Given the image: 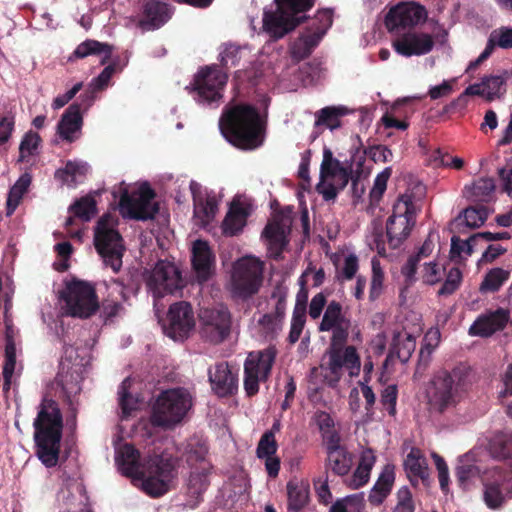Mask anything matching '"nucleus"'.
Masks as SVG:
<instances>
[{
	"label": "nucleus",
	"mask_w": 512,
	"mask_h": 512,
	"mask_svg": "<svg viewBox=\"0 0 512 512\" xmlns=\"http://www.w3.org/2000/svg\"><path fill=\"white\" fill-rule=\"evenodd\" d=\"M485 98L492 101L501 98L506 93V78L502 75H490L482 78Z\"/></svg>",
	"instance_id": "obj_47"
},
{
	"label": "nucleus",
	"mask_w": 512,
	"mask_h": 512,
	"mask_svg": "<svg viewBox=\"0 0 512 512\" xmlns=\"http://www.w3.org/2000/svg\"><path fill=\"white\" fill-rule=\"evenodd\" d=\"M464 223L469 228H478L484 224L488 217V209L483 206L468 207L463 211Z\"/></svg>",
	"instance_id": "obj_53"
},
{
	"label": "nucleus",
	"mask_w": 512,
	"mask_h": 512,
	"mask_svg": "<svg viewBox=\"0 0 512 512\" xmlns=\"http://www.w3.org/2000/svg\"><path fill=\"white\" fill-rule=\"evenodd\" d=\"M400 103H395L389 112L385 113L381 119L385 128H396L398 130H406L409 127V123L406 120L398 118V110Z\"/></svg>",
	"instance_id": "obj_58"
},
{
	"label": "nucleus",
	"mask_w": 512,
	"mask_h": 512,
	"mask_svg": "<svg viewBox=\"0 0 512 512\" xmlns=\"http://www.w3.org/2000/svg\"><path fill=\"white\" fill-rule=\"evenodd\" d=\"M32 182V176L30 173H23L15 184L10 188L7 202H6V215L11 216L18 205L20 204L24 194L28 191Z\"/></svg>",
	"instance_id": "obj_36"
},
{
	"label": "nucleus",
	"mask_w": 512,
	"mask_h": 512,
	"mask_svg": "<svg viewBox=\"0 0 512 512\" xmlns=\"http://www.w3.org/2000/svg\"><path fill=\"white\" fill-rule=\"evenodd\" d=\"M35 455L46 468L58 464L63 432V416L58 403L43 398L33 421Z\"/></svg>",
	"instance_id": "obj_3"
},
{
	"label": "nucleus",
	"mask_w": 512,
	"mask_h": 512,
	"mask_svg": "<svg viewBox=\"0 0 512 512\" xmlns=\"http://www.w3.org/2000/svg\"><path fill=\"white\" fill-rule=\"evenodd\" d=\"M376 457L372 449H365L360 456L359 464L354 471L349 486L353 489H358L364 486L370 478V472L374 466Z\"/></svg>",
	"instance_id": "obj_33"
},
{
	"label": "nucleus",
	"mask_w": 512,
	"mask_h": 512,
	"mask_svg": "<svg viewBox=\"0 0 512 512\" xmlns=\"http://www.w3.org/2000/svg\"><path fill=\"white\" fill-rule=\"evenodd\" d=\"M130 378H125L119 387V406L121 408L123 417H128L131 413L138 408V398L134 397L129 389L131 388Z\"/></svg>",
	"instance_id": "obj_48"
},
{
	"label": "nucleus",
	"mask_w": 512,
	"mask_h": 512,
	"mask_svg": "<svg viewBox=\"0 0 512 512\" xmlns=\"http://www.w3.org/2000/svg\"><path fill=\"white\" fill-rule=\"evenodd\" d=\"M210 467H200L192 470L185 484V506L194 509L203 502V495L210 486Z\"/></svg>",
	"instance_id": "obj_24"
},
{
	"label": "nucleus",
	"mask_w": 512,
	"mask_h": 512,
	"mask_svg": "<svg viewBox=\"0 0 512 512\" xmlns=\"http://www.w3.org/2000/svg\"><path fill=\"white\" fill-rule=\"evenodd\" d=\"M125 308L122 303L110 299H106L101 305V316L105 323L112 321L113 318L121 315Z\"/></svg>",
	"instance_id": "obj_61"
},
{
	"label": "nucleus",
	"mask_w": 512,
	"mask_h": 512,
	"mask_svg": "<svg viewBox=\"0 0 512 512\" xmlns=\"http://www.w3.org/2000/svg\"><path fill=\"white\" fill-rule=\"evenodd\" d=\"M416 223V207L411 196L401 195L393 206V213L386 222V235L392 249L409 237Z\"/></svg>",
	"instance_id": "obj_10"
},
{
	"label": "nucleus",
	"mask_w": 512,
	"mask_h": 512,
	"mask_svg": "<svg viewBox=\"0 0 512 512\" xmlns=\"http://www.w3.org/2000/svg\"><path fill=\"white\" fill-rule=\"evenodd\" d=\"M486 45L491 48L492 52L495 47L502 49L512 48V27L501 26L492 30Z\"/></svg>",
	"instance_id": "obj_51"
},
{
	"label": "nucleus",
	"mask_w": 512,
	"mask_h": 512,
	"mask_svg": "<svg viewBox=\"0 0 512 512\" xmlns=\"http://www.w3.org/2000/svg\"><path fill=\"white\" fill-rule=\"evenodd\" d=\"M363 157L357 162V168L353 169V161L348 163L341 162L334 158L329 148L323 150V160L320 166L321 183L317 185V190L322 194L326 201L334 200L340 190L344 189L349 181H352L354 188L358 185L362 173Z\"/></svg>",
	"instance_id": "obj_5"
},
{
	"label": "nucleus",
	"mask_w": 512,
	"mask_h": 512,
	"mask_svg": "<svg viewBox=\"0 0 512 512\" xmlns=\"http://www.w3.org/2000/svg\"><path fill=\"white\" fill-rule=\"evenodd\" d=\"M276 355L277 351L273 346L248 354L244 363V389L247 396L256 395L259 382L269 378Z\"/></svg>",
	"instance_id": "obj_13"
},
{
	"label": "nucleus",
	"mask_w": 512,
	"mask_h": 512,
	"mask_svg": "<svg viewBox=\"0 0 512 512\" xmlns=\"http://www.w3.org/2000/svg\"><path fill=\"white\" fill-rule=\"evenodd\" d=\"M207 453L208 447L205 442L198 438H191L185 445L183 458L193 470L200 467H210L209 463L206 461Z\"/></svg>",
	"instance_id": "obj_32"
},
{
	"label": "nucleus",
	"mask_w": 512,
	"mask_h": 512,
	"mask_svg": "<svg viewBox=\"0 0 512 512\" xmlns=\"http://www.w3.org/2000/svg\"><path fill=\"white\" fill-rule=\"evenodd\" d=\"M348 113L349 109L345 106H331L322 108L319 111L316 124H322L329 127L331 130H334L341 126L340 117L345 116Z\"/></svg>",
	"instance_id": "obj_45"
},
{
	"label": "nucleus",
	"mask_w": 512,
	"mask_h": 512,
	"mask_svg": "<svg viewBox=\"0 0 512 512\" xmlns=\"http://www.w3.org/2000/svg\"><path fill=\"white\" fill-rule=\"evenodd\" d=\"M509 321V312L503 308L480 315L469 328L472 336L489 337L503 330Z\"/></svg>",
	"instance_id": "obj_25"
},
{
	"label": "nucleus",
	"mask_w": 512,
	"mask_h": 512,
	"mask_svg": "<svg viewBox=\"0 0 512 512\" xmlns=\"http://www.w3.org/2000/svg\"><path fill=\"white\" fill-rule=\"evenodd\" d=\"M42 138L37 132L29 130L26 132L19 145V156L17 162H27L29 157L38 154L39 148L41 147Z\"/></svg>",
	"instance_id": "obj_41"
},
{
	"label": "nucleus",
	"mask_w": 512,
	"mask_h": 512,
	"mask_svg": "<svg viewBox=\"0 0 512 512\" xmlns=\"http://www.w3.org/2000/svg\"><path fill=\"white\" fill-rule=\"evenodd\" d=\"M5 360L3 365L4 389H9L12 375L16 366V345L12 335L6 334L5 338Z\"/></svg>",
	"instance_id": "obj_42"
},
{
	"label": "nucleus",
	"mask_w": 512,
	"mask_h": 512,
	"mask_svg": "<svg viewBox=\"0 0 512 512\" xmlns=\"http://www.w3.org/2000/svg\"><path fill=\"white\" fill-rule=\"evenodd\" d=\"M347 341L348 338L330 339L326 351L328 357L326 368L334 377L335 382L340 380L344 368L349 370L351 376L358 374L360 370L359 354L354 346L347 345Z\"/></svg>",
	"instance_id": "obj_14"
},
{
	"label": "nucleus",
	"mask_w": 512,
	"mask_h": 512,
	"mask_svg": "<svg viewBox=\"0 0 512 512\" xmlns=\"http://www.w3.org/2000/svg\"><path fill=\"white\" fill-rule=\"evenodd\" d=\"M287 512H301L310 501L309 485L301 480H290L286 485Z\"/></svg>",
	"instance_id": "obj_30"
},
{
	"label": "nucleus",
	"mask_w": 512,
	"mask_h": 512,
	"mask_svg": "<svg viewBox=\"0 0 512 512\" xmlns=\"http://www.w3.org/2000/svg\"><path fill=\"white\" fill-rule=\"evenodd\" d=\"M264 263L255 257H244L233 265L229 290L233 298L247 300L256 295L264 280Z\"/></svg>",
	"instance_id": "obj_8"
},
{
	"label": "nucleus",
	"mask_w": 512,
	"mask_h": 512,
	"mask_svg": "<svg viewBox=\"0 0 512 512\" xmlns=\"http://www.w3.org/2000/svg\"><path fill=\"white\" fill-rule=\"evenodd\" d=\"M90 55H104L101 64H105V62L112 55V46L107 43H101L96 40L88 39L76 47L72 57L83 59Z\"/></svg>",
	"instance_id": "obj_38"
},
{
	"label": "nucleus",
	"mask_w": 512,
	"mask_h": 512,
	"mask_svg": "<svg viewBox=\"0 0 512 512\" xmlns=\"http://www.w3.org/2000/svg\"><path fill=\"white\" fill-rule=\"evenodd\" d=\"M470 373V367L463 363L434 373L426 390L429 410L443 414L456 408L467 389Z\"/></svg>",
	"instance_id": "obj_4"
},
{
	"label": "nucleus",
	"mask_w": 512,
	"mask_h": 512,
	"mask_svg": "<svg viewBox=\"0 0 512 512\" xmlns=\"http://www.w3.org/2000/svg\"><path fill=\"white\" fill-rule=\"evenodd\" d=\"M509 278V272L502 268L491 269L484 277L481 285V292H496Z\"/></svg>",
	"instance_id": "obj_50"
},
{
	"label": "nucleus",
	"mask_w": 512,
	"mask_h": 512,
	"mask_svg": "<svg viewBox=\"0 0 512 512\" xmlns=\"http://www.w3.org/2000/svg\"><path fill=\"white\" fill-rule=\"evenodd\" d=\"M478 474L479 469L474 464H461L455 468V476L460 486H465L470 479Z\"/></svg>",
	"instance_id": "obj_62"
},
{
	"label": "nucleus",
	"mask_w": 512,
	"mask_h": 512,
	"mask_svg": "<svg viewBox=\"0 0 512 512\" xmlns=\"http://www.w3.org/2000/svg\"><path fill=\"white\" fill-rule=\"evenodd\" d=\"M195 326L194 313L190 303L180 301L172 304L167 313V323L164 333L173 340H183L188 337Z\"/></svg>",
	"instance_id": "obj_18"
},
{
	"label": "nucleus",
	"mask_w": 512,
	"mask_h": 512,
	"mask_svg": "<svg viewBox=\"0 0 512 512\" xmlns=\"http://www.w3.org/2000/svg\"><path fill=\"white\" fill-rule=\"evenodd\" d=\"M278 450V443L273 435V431H265L261 436L257 448L256 455L258 458L272 456Z\"/></svg>",
	"instance_id": "obj_55"
},
{
	"label": "nucleus",
	"mask_w": 512,
	"mask_h": 512,
	"mask_svg": "<svg viewBox=\"0 0 512 512\" xmlns=\"http://www.w3.org/2000/svg\"><path fill=\"white\" fill-rule=\"evenodd\" d=\"M154 298L173 294L183 287L181 272L171 262L159 260L146 279Z\"/></svg>",
	"instance_id": "obj_16"
},
{
	"label": "nucleus",
	"mask_w": 512,
	"mask_h": 512,
	"mask_svg": "<svg viewBox=\"0 0 512 512\" xmlns=\"http://www.w3.org/2000/svg\"><path fill=\"white\" fill-rule=\"evenodd\" d=\"M398 398L397 385L392 384L385 387L381 392L380 402L390 416L396 415V404Z\"/></svg>",
	"instance_id": "obj_57"
},
{
	"label": "nucleus",
	"mask_w": 512,
	"mask_h": 512,
	"mask_svg": "<svg viewBox=\"0 0 512 512\" xmlns=\"http://www.w3.org/2000/svg\"><path fill=\"white\" fill-rule=\"evenodd\" d=\"M223 137L241 150H254L263 145L266 121L258 109L246 103L229 104L219 119Z\"/></svg>",
	"instance_id": "obj_2"
},
{
	"label": "nucleus",
	"mask_w": 512,
	"mask_h": 512,
	"mask_svg": "<svg viewBox=\"0 0 512 512\" xmlns=\"http://www.w3.org/2000/svg\"><path fill=\"white\" fill-rule=\"evenodd\" d=\"M463 279L462 272L459 268H451L446 276V279L438 291L439 296H448L453 294L461 285Z\"/></svg>",
	"instance_id": "obj_54"
},
{
	"label": "nucleus",
	"mask_w": 512,
	"mask_h": 512,
	"mask_svg": "<svg viewBox=\"0 0 512 512\" xmlns=\"http://www.w3.org/2000/svg\"><path fill=\"white\" fill-rule=\"evenodd\" d=\"M395 479L394 471L386 466L375 483L369 498L372 503H381L390 493Z\"/></svg>",
	"instance_id": "obj_40"
},
{
	"label": "nucleus",
	"mask_w": 512,
	"mask_h": 512,
	"mask_svg": "<svg viewBox=\"0 0 512 512\" xmlns=\"http://www.w3.org/2000/svg\"><path fill=\"white\" fill-rule=\"evenodd\" d=\"M228 80L227 73L218 68L217 65L205 66L194 76L192 90L196 94L195 99L202 103L217 102L222 97Z\"/></svg>",
	"instance_id": "obj_15"
},
{
	"label": "nucleus",
	"mask_w": 512,
	"mask_h": 512,
	"mask_svg": "<svg viewBox=\"0 0 512 512\" xmlns=\"http://www.w3.org/2000/svg\"><path fill=\"white\" fill-rule=\"evenodd\" d=\"M244 47H241L234 43H225L221 46L219 54V61L223 68L230 69L237 67L243 58Z\"/></svg>",
	"instance_id": "obj_46"
},
{
	"label": "nucleus",
	"mask_w": 512,
	"mask_h": 512,
	"mask_svg": "<svg viewBox=\"0 0 512 512\" xmlns=\"http://www.w3.org/2000/svg\"><path fill=\"white\" fill-rule=\"evenodd\" d=\"M312 51L313 50L310 49L300 38L296 39L290 47L291 58L296 62H300L308 58Z\"/></svg>",
	"instance_id": "obj_64"
},
{
	"label": "nucleus",
	"mask_w": 512,
	"mask_h": 512,
	"mask_svg": "<svg viewBox=\"0 0 512 512\" xmlns=\"http://www.w3.org/2000/svg\"><path fill=\"white\" fill-rule=\"evenodd\" d=\"M75 217L89 221L96 213V201L92 196H83L76 200L69 208Z\"/></svg>",
	"instance_id": "obj_49"
},
{
	"label": "nucleus",
	"mask_w": 512,
	"mask_h": 512,
	"mask_svg": "<svg viewBox=\"0 0 512 512\" xmlns=\"http://www.w3.org/2000/svg\"><path fill=\"white\" fill-rule=\"evenodd\" d=\"M90 167L87 162L81 160H68L63 168L55 172V178L62 183L75 185L78 178H84Z\"/></svg>",
	"instance_id": "obj_35"
},
{
	"label": "nucleus",
	"mask_w": 512,
	"mask_h": 512,
	"mask_svg": "<svg viewBox=\"0 0 512 512\" xmlns=\"http://www.w3.org/2000/svg\"><path fill=\"white\" fill-rule=\"evenodd\" d=\"M306 299L307 293H304V299L301 302L300 299H297L296 306L293 311L290 332L288 335V342L290 344H295L303 331V328L306 323Z\"/></svg>",
	"instance_id": "obj_39"
},
{
	"label": "nucleus",
	"mask_w": 512,
	"mask_h": 512,
	"mask_svg": "<svg viewBox=\"0 0 512 512\" xmlns=\"http://www.w3.org/2000/svg\"><path fill=\"white\" fill-rule=\"evenodd\" d=\"M492 453L499 458L512 457V433L497 434L491 442Z\"/></svg>",
	"instance_id": "obj_52"
},
{
	"label": "nucleus",
	"mask_w": 512,
	"mask_h": 512,
	"mask_svg": "<svg viewBox=\"0 0 512 512\" xmlns=\"http://www.w3.org/2000/svg\"><path fill=\"white\" fill-rule=\"evenodd\" d=\"M208 378L212 391L218 397H229L238 390V375L228 362H219L209 368Z\"/></svg>",
	"instance_id": "obj_19"
},
{
	"label": "nucleus",
	"mask_w": 512,
	"mask_h": 512,
	"mask_svg": "<svg viewBox=\"0 0 512 512\" xmlns=\"http://www.w3.org/2000/svg\"><path fill=\"white\" fill-rule=\"evenodd\" d=\"M333 22V11L331 9H319L311 23L309 24V29L320 30L321 32L326 33V31L331 27Z\"/></svg>",
	"instance_id": "obj_59"
},
{
	"label": "nucleus",
	"mask_w": 512,
	"mask_h": 512,
	"mask_svg": "<svg viewBox=\"0 0 512 512\" xmlns=\"http://www.w3.org/2000/svg\"><path fill=\"white\" fill-rule=\"evenodd\" d=\"M394 50L402 56L425 55L432 51L434 40L430 34L411 32L393 41Z\"/></svg>",
	"instance_id": "obj_22"
},
{
	"label": "nucleus",
	"mask_w": 512,
	"mask_h": 512,
	"mask_svg": "<svg viewBox=\"0 0 512 512\" xmlns=\"http://www.w3.org/2000/svg\"><path fill=\"white\" fill-rule=\"evenodd\" d=\"M155 197L156 193L148 183L141 184L138 190L132 193L124 190L119 200L121 213L135 220L153 219L159 212V204L154 201Z\"/></svg>",
	"instance_id": "obj_12"
},
{
	"label": "nucleus",
	"mask_w": 512,
	"mask_h": 512,
	"mask_svg": "<svg viewBox=\"0 0 512 512\" xmlns=\"http://www.w3.org/2000/svg\"><path fill=\"white\" fill-rule=\"evenodd\" d=\"M350 327L351 320L344 315L342 305L338 301H330L319 325V330L322 332L332 331L330 339L340 340L349 338Z\"/></svg>",
	"instance_id": "obj_20"
},
{
	"label": "nucleus",
	"mask_w": 512,
	"mask_h": 512,
	"mask_svg": "<svg viewBox=\"0 0 512 512\" xmlns=\"http://www.w3.org/2000/svg\"><path fill=\"white\" fill-rule=\"evenodd\" d=\"M192 407V396L182 387L162 391L157 397L151 414L156 427L170 428L180 423Z\"/></svg>",
	"instance_id": "obj_7"
},
{
	"label": "nucleus",
	"mask_w": 512,
	"mask_h": 512,
	"mask_svg": "<svg viewBox=\"0 0 512 512\" xmlns=\"http://www.w3.org/2000/svg\"><path fill=\"white\" fill-rule=\"evenodd\" d=\"M398 503L393 512H414L415 507L412 500V494L407 487H403L398 491Z\"/></svg>",
	"instance_id": "obj_63"
},
{
	"label": "nucleus",
	"mask_w": 512,
	"mask_h": 512,
	"mask_svg": "<svg viewBox=\"0 0 512 512\" xmlns=\"http://www.w3.org/2000/svg\"><path fill=\"white\" fill-rule=\"evenodd\" d=\"M94 245L106 266L117 273L122 266L124 252L123 238L120 233L109 227V216H102L94 230Z\"/></svg>",
	"instance_id": "obj_11"
},
{
	"label": "nucleus",
	"mask_w": 512,
	"mask_h": 512,
	"mask_svg": "<svg viewBox=\"0 0 512 512\" xmlns=\"http://www.w3.org/2000/svg\"><path fill=\"white\" fill-rule=\"evenodd\" d=\"M391 174H392V168L387 167L376 176V178L374 180V185L370 192V196L373 200H379L383 196V194L387 188V182H388Z\"/></svg>",
	"instance_id": "obj_60"
},
{
	"label": "nucleus",
	"mask_w": 512,
	"mask_h": 512,
	"mask_svg": "<svg viewBox=\"0 0 512 512\" xmlns=\"http://www.w3.org/2000/svg\"><path fill=\"white\" fill-rule=\"evenodd\" d=\"M191 263L199 283L208 281L212 274L214 255L207 241L198 239L192 246Z\"/></svg>",
	"instance_id": "obj_27"
},
{
	"label": "nucleus",
	"mask_w": 512,
	"mask_h": 512,
	"mask_svg": "<svg viewBox=\"0 0 512 512\" xmlns=\"http://www.w3.org/2000/svg\"><path fill=\"white\" fill-rule=\"evenodd\" d=\"M204 332L211 342H222L230 333L231 317L227 309H206L202 312Z\"/></svg>",
	"instance_id": "obj_21"
},
{
	"label": "nucleus",
	"mask_w": 512,
	"mask_h": 512,
	"mask_svg": "<svg viewBox=\"0 0 512 512\" xmlns=\"http://www.w3.org/2000/svg\"><path fill=\"white\" fill-rule=\"evenodd\" d=\"M316 0H274L275 10L264 11L263 30L274 40L283 38L307 20Z\"/></svg>",
	"instance_id": "obj_6"
},
{
	"label": "nucleus",
	"mask_w": 512,
	"mask_h": 512,
	"mask_svg": "<svg viewBox=\"0 0 512 512\" xmlns=\"http://www.w3.org/2000/svg\"><path fill=\"white\" fill-rule=\"evenodd\" d=\"M249 214L247 206L240 202H233L222 223L223 233L227 236H234L241 232Z\"/></svg>",
	"instance_id": "obj_31"
},
{
	"label": "nucleus",
	"mask_w": 512,
	"mask_h": 512,
	"mask_svg": "<svg viewBox=\"0 0 512 512\" xmlns=\"http://www.w3.org/2000/svg\"><path fill=\"white\" fill-rule=\"evenodd\" d=\"M384 286V272L378 262H372V277L369 289L370 301H375L379 298L383 291Z\"/></svg>",
	"instance_id": "obj_56"
},
{
	"label": "nucleus",
	"mask_w": 512,
	"mask_h": 512,
	"mask_svg": "<svg viewBox=\"0 0 512 512\" xmlns=\"http://www.w3.org/2000/svg\"><path fill=\"white\" fill-rule=\"evenodd\" d=\"M192 194L194 215L199 218L202 223L211 222L218 210V202L214 195L208 194L202 185L194 180L189 184Z\"/></svg>",
	"instance_id": "obj_23"
},
{
	"label": "nucleus",
	"mask_w": 512,
	"mask_h": 512,
	"mask_svg": "<svg viewBox=\"0 0 512 512\" xmlns=\"http://www.w3.org/2000/svg\"><path fill=\"white\" fill-rule=\"evenodd\" d=\"M83 116L78 103L71 104L62 114L57 124V135L68 143H73L81 136Z\"/></svg>",
	"instance_id": "obj_26"
},
{
	"label": "nucleus",
	"mask_w": 512,
	"mask_h": 512,
	"mask_svg": "<svg viewBox=\"0 0 512 512\" xmlns=\"http://www.w3.org/2000/svg\"><path fill=\"white\" fill-rule=\"evenodd\" d=\"M353 465V454L348 449L330 451L325 463L326 470H330L337 476L347 475Z\"/></svg>",
	"instance_id": "obj_34"
},
{
	"label": "nucleus",
	"mask_w": 512,
	"mask_h": 512,
	"mask_svg": "<svg viewBox=\"0 0 512 512\" xmlns=\"http://www.w3.org/2000/svg\"><path fill=\"white\" fill-rule=\"evenodd\" d=\"M67 316L87 319L100 309L98 296L93 285L81 280L66 283L60 294Z\"/></svg>",
	"instance_id": "obj_9"
},
{
	"label": "nucleus",
	"mask_w": 512,
	"mask_h": 512,
	"mask_svg": "<svg viewBox=\"0 0 512 512\" xmlns=\"http://www.w3.org/2000/svg\"><path fill=\"white\" fill-rule=\"evenodd\" d=\"M415 347L416 342L411 335H406L405 338L400 336L394 337L389 357L393 358L396 356L402 363H405L410 359Z\"/></svg>",
	"instance_id": "obj_44"
},
{
	"label": "nucleus",
	"mask_w": 512,
	"mask_h": 512,
	"mask_svg": "<svg viewBox=\"0 0 512 512\" xmlns=\"http://www.w3.org/2000/svg\"><path fill=\"white\" fill-rule=\"evenodd\" d=\"M404 469L411 485L416 486L421 480L424 485L429 482V470L426 458L418 448H412L404 460Z\"/></svg>",
	"instance_id": "obj_29"
},
{
	"label": "nucleus",
	"mask_w": 512,
	"mask_h": 512,
	"mask_svg": "<svg viewBox=\"0 0 512 512\" xmlns=\"http://www.w3.org/2000/svg\"><path fill=\"white\" fill-rule=\"evenodd\" d=\"M116 463L123 475L142 480L143 490L152 497L164 495L177 476V463L172 456L154 454L140 463V452L132 445H122Z\"/></svg>",
	"instance_id": "obj_1"
},
{
	"label": "nucleus",
	"mask_w": 512,
	"mask_h": 512,
	"mask_svg": "<svg viewBox=\"0 0 512 512\" xmlns=\"http://www.w3.org/2000/svg\"><path fill=\"white\" fill-rule=\"evenodd\" d=\"M171 14L168 4L158 0H149L143 7L140 25L147 30L158 29L171 18Z\"/></svg>",
	"instance_id": "obj_28"
},
{
	"label": "nucleus",
	"mask_w": 512,
	"mask_h": 512,
	"mask_svg": "<svg viewBox=\"0 0 512 512\" xmlns=\"http://www.w3.org/2000/svg\"><path fill=\"white\" fill-rule=\"evenodd\" d=\"M263 235L268 241L271 256L278 259L286 246L283 226L280 223H269L264 228Z\"/></svg>",
	"instance_id": "obj_37"
},
{
	"label": "nucleus",
	"mask_w": 512,
	"mask_h": 512,
	"mask_svg": "<svg viewBox=\"0 0 512 512\" xmlns=\"http://www.w3.org/2000/svg\"><path fill=\"white\" fill-rule=\"evenodd\" d=\"M427 19V10L416 2H401L392 7L385 17V26L392 32L413 28Z\"/></svg>",
	"instance_id": "obj_17"
},
{
	"label": "nucleus",
	"mask_w": 512,
	"mask_h": 512,
	"mask_svg": "<svg viewBox=\"0 0 512 512\" xmlns=\"http://www.w3.org/2000/svg\"><path fill=\"white\" fill-rule=\"evenodd\" d=\"M483 500L489 509H500L506 501V494L502 484L497 481L485 483Z\"/></svg>",
	"instance_id": "obj_43"
}]
</instances>
